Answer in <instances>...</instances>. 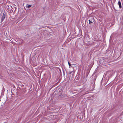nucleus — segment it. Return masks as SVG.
<instances>
[{"label":"nucleus","instance_id":"6","mask_svg":"<svg viewBox=\"0 0 123 123\" xmlns=\"http://www.w3.org/2000/svg\"><path fill=\"white\" fill-rule=\"evenodd\" d=\"M27 5L26 6V7H28V8H29V7H31L32 5H29L28 6Z\"/></svg>","mask_w":123,"mask_h":123},{"label":"nucleus","instance_id":"7","mask_svg":"<svg viewBox=\"0 0 123 123\" xmlns=\"http://www.w3.org/2000/svg\"><path fill=\"white\" fill-rule=\"evenodd\" d=\"M69 66V67L70 66H71V64L69 63V62H68Z\"/></svg>","mask_w":123,"mask_h":123},{"label":"nucleus","instance_id":"8","mask_svg":"<svg viewBox=\"0 0 123 123\" xmlns=\"http://www.w3.org/2000/svg\"><path fill=\"white\" fill-rule=\"evenodd\" d=\"M72 73H73V74H72L73 75L74 74V72H71L70 74H71Z\"/></svg>","mask_w":123,"mask_h":123},{"label":"nucleus","instance_id":"2","mask_svg":"<svg viewBox=\"0 0 123 123\" xmlns=\"http://www.w3.org/2000/svg\"><path fill=\"white\" fill-rule=\"evenodd\" d=\"M94 19L93 18H92L89 20V23L90 24H91L94 22Z\"/></svg>","mask_w":123,"mask_h":123},{"label":"nucleus","instance_id":"4","mask_svg":"<svg viewBox=\"0 0 123 123\" xmlns=\"http://www.w3.org/2000/svg\"><path fill=\"white\" fill-rule=\"evenodd\" d=\"M110 71H107L105 73V75H106L107 74L108 76V75L109 74H110Z\"/></svg>","mask_w":123,"mask_h":123},{"label":"nucleus","instance_id":"9","mask_svg":"<svg viewBox=\"0 0 123 123\" xmlns=\"http://www.w3.org/2000/svg\"><path fill=\"white\" fill-rule=\"evenodd\" d=\"M88 75V73H86V77H87Z\"/></svg>","mask_w":123,"mask_h":123},{"label":"nucleus","instance_id":"5","mask_svg":"<svg viewBox=\"0 0 123 123\" xmlns=\"http://www.w3.org/2000/svg\"><path fill=\"white\" fill-rule=\"evenodd\" d=\"M56 85L55 84L54 85H51L50 86L51 87L50 88V89L51 90V89L52 88H53V87H54L55 86H56Z\"/></svg>","mask_w":123,"mask_h":123},{"label":"nucleus","instance_id":"3","mask_svg":"<svg viewBox=\"0 0 123 123\" xmlns=\"http://www.w3.org/2000/svg\"><path fill=\"white\" fill-rule=\"evenodd\" d=\"M118 4L119 5V8H122V6L121 2L120 1V0H119V1L118 2Z\"/></svg>","mask_w":123,"mask_h":123},{"label":"nucleus","instance_id":"1","mask_svg":"<svg viewBox=\"0 0 123 123\" xmlns=\"http://www.w3.org/2000/svg\"><path fill=\"white\" fill-rule=\"evenodd\" d=\"M6 15L4 13H3V15L1 18V22H2L5 19Z\"/></svg>","mask_w":123,"mask_h":123}]
</instances>
